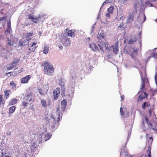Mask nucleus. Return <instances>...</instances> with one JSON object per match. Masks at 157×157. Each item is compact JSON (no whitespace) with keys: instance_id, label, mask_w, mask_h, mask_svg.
Listing matches in <instances>:
<instances>
[{"instance_id":"nucleus-39","label":"nucleus","mask_w":157,"mask_h":157,"mask_svg":"<svg viewBox=\"0 0 157 157\" xmlns=\"http://www.w3.org/2000/svg\"><path fill=\"white\" fill-rule=\"evenodd\" d=\"M38 92H39V93L41 95H43L44 94L45 92L42 89H38Z\"/></svg>"},{"instance_id":"nucleus-12","label":"nucleus","mask_w":157,"mask_h":157,"mask_svg":"<svg viewBox=\"0 0 157 157\" xmlns=\"http://www.w3.org/2000/svg\"><path fill=\"white\" fill-rule=\"evenodd\" d=\"M109 48H111V51L112 50H113V52L114 54H117L119 51L118 42H116L114 45H112L111 47H109Z\"/></svg>"},{"instance_id":"nucleus-24","label":"nucleus","mask_w":157,"mask_h":157,"mask_svg":"<svg viewBox=\"0 0 157 157\" xmlns=\"http://www.w3.org/2000/svg\"><path fill=\"white\" fill-rule=\"evenodd\" d=\"M105 36V34L104 32H101L100 34L97 35V38L98 39L101 40L103 39Z\"/></svg>"},{"instance_id":"nucleus-14","label":"nucleus","mask_w":157,"mask_h":157,"mask_svg":"<svg viewBox=\"0 0 157 157\" xmlns=\"http://www.w3.org/2000/svg\"><path fill=\"white\" fill-rule=\"evenodd\" d=\"M30 78L31 76L29 75H28L21 79V82L22 84L27 83Z\"/></svg>"},{"instance_id":"nucleus-13","label":"nucleus","mask_w":157,"mask_h":157,"mask_svg":"<svg viewBox=\"0 0 157 157\" xmlns=\"http://www.w3.org/2000/svg\"><path fill=\"white\" fill-rule=\"evenodd\" d=\"M130 52H128V53L131 56L132 58L133 59L135 60V56L137 54V50L136 49L134 48H130Z\"/></svg>"},{"instance_id":"nucleus-52","label":"nucleus","mask_w":157,"mask_h":157,"mask_svg":"<svg viewBox=\"0 0 157 157\" xmlns=\"http://www.w3.org/2000/svg\"><path fill=\"white\" fill-rule=\"evenodd\" d=\"M110 14L109 13H106L105 16L106 17L110 18Z\"/></svg>"},{"instance_id":"nucleus-34","label":"nucleus","mask_w":157,"mask_h":157,"mask_svg":"<svg viewBox=\"0 0 157 157\" xmlns=\"http://www.w3.org/2000/svg\"><path fill=\"white\" fill-rule=\"evenodd\" d=\"M113 9V6H111L107 10L108 12L109 13H112Z\"/></svg>"},{"instance_id":"nucleus-56","label":"nucleus","mask_w":157,"mask_h":157,"mask_svg":"<svg viewBox=\"0 0 157 157\" xmlns=\"http://www.w3.org/2000/svg\"><path fill=\"white\" fill-rule=\"evenodd\" d=\"M136 4H135V9H134V13H136Z\"/></svg>"},{"instance_id":"nucleus-44","label":"nucleus","mask_w":157,"mask_h":157,"mask_svg":"<svg viewBox=\"0 0 157 157\" xmlns=\"http://www.w3.org/2000/svg\"><path fill=\"white\" fill-rule=\"evenodd\" d=\"M19 62V60L17 59H14L13 63L15 64L16 65L17 64V63Z\"/></svg>"},{"instance_id":"nucleus-43","label":"nucleus","mask_w":157,"mask_h":157,"mask_svg":"<svg viewBox=\"0 0 157 157\" xmlns=\"http://www.w3.org/2000/svg\"><path fill=\"white\" fill-rule=\"evenodd\" d=\"M109 2L108 1V0H106L105 2H104L102 4V6H101L100 10L101 8L105 4L109 3Z\"/></svg>"},{"instance_id":"nucleus-32","label":"nucleus","mask_w":157,"mask_h":157,"mask_svg":"<svg viewBox=\"0 0 157 157\" xmlns=\"http://www.w3.org/2000/svg\"><path fill=\"white\" fill-rule=\"evenodd\" d=\"M16 65L13 62L10 65V66L7 67V69L9 70H11Z\"/></svg>"},{"instance_id":"nucleus-26","label":"nucleus","mask_w":157,"mask_h":157,"mask_svg":"<svg viewBox=\"0 0 157 157\" xmlns=\"http://www.w3.org/2000/svg\"><path fill=\"white\" fill-rule=\"evenodd\" d=\"M49 47L47 45H45L44 47L43 53L44 54H47L49 51Z\"/></svg>"},{"instance_id":"nucleus-29","label":"nucleus","mask_w":157,"mask_h":157,"mask_svg":"<svg viewBox=\"0 0 157 157\" xmlns=\"http://www.w3.org/2000/svg\"><path fill=\"white\" fill-rule=\"evenodd\" d=\"M32 93L31 92L27 94V101L28 100L29 101H32Z\"/></svg>"},{"instance_id":"nucleus-35","label":"nucleus","mask_w":157,"mask_h":157,"mask_svg":"<svg viewBox=\"0 0 157 157\" xmlns=\"http://www.w3.org/2000/svg\"><path fill=\"white\" fill-rule=\"evenodd\" d=\"M136 38H134V39H130L128 41V44H132L134 42H135L136 41Z\"/></svg>"},{"instance_id":"nucleus-6","label":"nucleus","mask_w":157,"mask_h":157,"mask_svg":"<svg viewBox=\"0 0 157 157\" xmlns=\"http://www.w3.org/2000/svg\"><path fill=\"white\" fill-rule=\"evenodd\" d=\"M152 126L151 123L149 122L147 116H144L142 118L141 127L144 131H146L148 127Z\"/></svg>"},{"instance_id":"nucleus-59","label":"nucleus","mask_w":157,"mask_h":157,"mask_svg":"<svg viewBox=\"0 0 157 157\" xmlns=\"http://www.w3.org/2000/svg\"><path fill=\"white\" fill-rule=\"evenodd\" d=\"M5 155L6 157H10L9 155H8V154H7V153H6L5 154Z\"/></svg>"},{"instance_id":"nucleus-17","label":"nucleus","mask_w":157,"mask_h":157,"mask_svg":"<svg viewBox=\"0 0 157 157\" xmlns=\"http://www.w3.org/2000/svg\"><path fill=\"white\" fill-rule=\"evenodd\" d=\"M30 45H31L30 47H29V49L31 52H34L37 47L36 43L34 42L31 45V44H30ZM28 46L29 47V44H28Z\"/></svg>"},{"instance_id":"nucleus-27","label":"nucleus","mask_w":157,"mask_h":157,"mask_svg":"<svg viewBox=\"0 0 157 157\" xmlns=\"http://www.w3.org/2000/svg\"><path fill=\"white\" fill-rule=\"evenodd\" d=\"M17 102V100L15 98H13L9 102V105H12L16 104Z\"/></svg>"},{"instance_id":"nucleus-31","label":"nucleus","mask_w":157,"mask_h":157,"mask_svg":"<svg viewBox=\"0 0 157 157\" xmlns=\"http://www.w3.org/2000/svg\"><path fill=\"white\" fill-rule=\"evenodd\" d=\"M10 85L12 86L11 87L13 89L16 90V86L13 81H11L10 82Z\"/></svg>"},{"instance_id":"nucleus-47","label":"nucleus","mask_w":157,"mask_h":157,"mask_svg":"<svg viewBox=\"0 0 157 157\" xmlns=\"http://www.w3.org/2000/svg\"><path fill=\"white\" fill-rule=\"evenodd\" d=\"M120 112L121 114L123 116L124 115V112L122 110V106L120 108Z\"/></svg>"},{"instance_id":"nucleus-42","label":"nucleus","mask_w":157,"mask_h":157,"mask_svg":"<svg viewBox=\"0 0 157 157\" xmlns=\"http://www.w3.org/2000/svg\"><path fill=\"white\" fill-rule=\"evenodd\" d=\"M136 67L139 69H140L141 67H142V66H141L139 61H138L137 66Z\"/></svg>"},{"instance_id":"nucleus-55","label":"nucleus","mask_w":157,"mask_h":157,"mask_svg":"<svg viewBox=\"0 0 157 157\" xmlns=\"http://www.w3.org/2000/svg\"><path fill=\"white\" fill-rule=\"evenodd\" d=\"M4 103V101H0V106L1 105L3 104Z\"/></svg>"},{"instance_id":"nucleus-58","label":"nucleus","mask_w":157,"mask_h":157,"mask_svg":"<svg viewBox=\"0 0 157 157\" xmlns=\"http://www.w3.org/2000/svg\"><path fill=\"white\" fill-rule=\"evenodd\" d=\"M121 99L122 101L124 99V96L121 95Z\"/></svg>"},{"instance_id":"nucleus-64","label":"nucleus","mask_w":157,"mask_h":157,"mask_svg":"<svg viewBox=\"0 0 157 157\" xmlns=\"http://www.w3.org/2000/svg\"><path fill=\"white\" fill-rule=\"evenodd\" d=\"M108 1L109 2V3H111L112 2V0H108Z\"/></svg>"},{"instance_id":"nucleus-51","label":"nucleus","mask_w":157,"mask_h":157,"mask_svg":"<svg viewBox=\"0 0 157 157\" xmlns=\"http://www.w3.org/2000/svg\"><path fill=\"white\" fill-rule=\"evenodd\" d=\"M150 53H152V51L151 50H149L147 51L146 53V55L147 56L148 54H150Z\"/></svg>"},{"instance_id":"nucleus-36","label":"nucleus","mask_w":157,"mask_h":157,"mask_svg":"<svg viewBox=\"0 0 157 157\" xmlns=\"http://www.w3.org/2000/svg\"><path fill=\"white\" fill-rule=\"evenodd\" d=\"M148 157H151V147L150 146H148Z\"/></svg>"},{"instance_id":"nucleus-23","label":"nucleus","mask_w":157,"mask_h":157,"mask_svg":"<svg viewBox=\"0 0 157 157\" xmlns=\"http://www.w3.org/2000/svg\"><path fill=\"white\" fill-rule=\"evenodd\" d=\"M134 15L132 14H130L128 17V18L126 22L127 23L132 22L133 20Z\"/></svg>"},{"instance_id":"nucleus-48","label":"nucleus","mask_w":157,"mask_h":157,"mask_svg":"<svg viewBox=\"0 0 157 157\" xmlns=\"http://www.w3.org/2000/svg\"><path fill=\"white\" fill-rule=\"evenodd\" d=\"M145 4L147 5H150V6H149L151 7L152 6V5L149 2H146Z\"/></svg>"},{"instance_id":"nucleus-2","label":"nucleus","mask_w":157,"mask_h":157,"mask_svg":"<svg viewBox=\"0 0 157 157\" xmlns=\"http://www.w3.org/2000/svg\"><path fill=\"white\" fill-rule=\"evenodd\" d=\"M141 79V88L140 90L141 91H143L141 93V94L140 95L139 97L138 100V101H140L142 99L145 98L147 96L146 93L143 92L144 88V85L145 84H148V80L147 79L146 77L145 73H144V76L143 77L142 76V73H140Z\"/></svg>"},{"instance_id":"nucleus-33","label":"nucleus","mask_w":157,"mask_h":157,"mask_svg":"<svg viewBox=\"0 0 157 157\" xmlns=\"http://www.w3.org/2000/svg\"><path fill=\"white\" fill-rule=\"evenodd\" d=\"M34 35V33L33 32H30L29 33H26L25 34V36L26 37H29L32 36Z\"/></svg>"},{"instance_id":"nucleus-61","label":"nucleus","mask_w":157,"mask_h":157,"mask_svg":"<svg viewBox=\"0 0 157 157\" xmlns=\"http://www.w3.org/2000/svg\"><path fill=\"white\" fill-rule=\"evenodd\" d=\"M141 32H140L139 33V35H138L139 36V37H140H140H141Z\"/></svg>"},{"instance_id":"nucleus-9","label":"nucleus","mask_w":157,"mask_h":157,"mask_svg":"<svg viewBox=\"0 0 157 157\" xmlns=\"http://www.w3.org/2000/svg\"><path fill=\"white\" fill-rule=\"evenodd\" d=\"M44 15L43 14H39L37 17L35 16L34 15H32L31 14H29L27 16V17L29 19H31L33 20H42L43 21L44 20V18H43Z\"/></svg>"},{"instance_id":"nucleus-60","label":"nucleus","mask_w":157,"mask_h":157,"mask_svg":"<svg viewBox=\"0 0 157 157\" xmlns=\"http://www.w3.org/2000/svg\"><path fill=\"white\" fill-rule=\"evenodd\" d=\"M0 101H3L2 95H0Z\"/></svg>"},{"instance_id":"nucleus-46","label":"nucleus","mask_w":157,"mask_h":157,"mask_svg":"<svg viewBox=\"0 0 157 157\" xmlns=\"http://www.w3.org/2000/svg\"><path fill=\"white\" fill-rule=\"evenodd\" d=\"M6 19V17H0V21H5Z\"/></svg>"},{"instance_id":"nucleus-49","label":"nucleus","mask_w":157,"mask_h":157,"mask_svg":"<svg viewBox=\"0 0 157 157\" xmlns=\"http://www.w3.org/2000/svg\"><path fill=\"white\" fill-rule=\"evenodd\" d=\"M96 23H95L93 25V26L92 27V29L91 30V33H93L94 31V26L95 25Z\"/></svg>"},{"instance_id":"nucleus-38","label":"nucleus","mask_w":157,"mask_h":157,"mask_svg":"<svg viewBox=\"0 0 157 157\" xmlns=\"http://www.w3.org/2000/svg\"><path fill=\"white\" fill-rule=\"evenodd\" d=\"M4 93L6 98H7L9 94V91L7 90H5L4 91Z\"/></svg>"},{"instance_id":"nucleus-37","label":"nucleus","mask_w":157,"mask_h":157,"mask_svg":"<svg viewBox=\"0 0 157 157\" xmlns=\"http://www.w3.org/2000/svg\"><path fill=\"white\" fill-rule=\"evenodd\" d=\"M155 84L157 88L156 89V91H157V71L155 72Z\"/></svg>"},{"instance_id":"nucleus-8","label":"nucleus","mask_w":157,"mask_h":157,"mask_svg":"<svg viewBox=\"0 0 157 157\" xmlns=\"http://www.w3.org/2000/svg\"><path fill=\"white\" fill-rule=\"evenodd\" d=\"M37 147V145L35 142H33V143L30 146V151H29L28 150H27L26 151L24 152L25 157H27L30 153V151L34 152L36 148Z\"/></svg>"},{"instance_id":"nucleus-4","label":"nucleus","mask_w":157,"mask_h":157,"mask_svg":"<svg viewBox=\"0 0 157 157\" xmlns=\"http://www.w3.org/2000/svg\"><path fill=\"white\" fill-rule=\"evenodd\" d=\"M59 40L60 41H58L57 43V44L58 45L59 48L61 50L63 49V47L62 45L67 46L71 44L70 40L66 36H61Z\"/></svg>"},{"instance_id":"nucleus-1","label":"nucleus","mask_w":157,"mask_h":157,"mask_svg":"<svg viewBox=\"0 0 157 157\" xmlns=\"http://www.w3.org/2000/svg\"><path fill=\"white\" fill-rule=\"evenodd\" d=\"M67 104V100H63L61 101V107L58 106L56 112L52 113L45 112V118L46 119V124L51 127L52 131L58 128L59 125L58 122L62 118V112L64 111Z\"/></svg>"},{"instance_id":"nucleus-53","label":"nucleus","mask_w":157,"mask_h":157,"mask_svg":"<svg viewBox=\"0 0 157 157\" xmlns=\"http://www.w3.org/2000/svg\"><path fill=\"white\" fill-rule=\"evenodd\" d=\"M24 42H22V41H19V42L18 44L20 45V46H22L23 45V44Z\"/></svg>"},{"instance_id":"nucleus-45","label":"nucleus","mask_w":157,"mask_h":157,"mask_svg":"<svg viewBox=\"0 0 157 157\" xmlns=\"http://www.w3.org/2000/svg\"><path fill=\"white\" fill-rule=\"evenodd\" d=\"M153 141V138L152 137H150L149 138V139L148 140V142L150 143L151 144L152 143V142Z\"/></svg>"},{"instance_id":"nucleus-21","label":"nucleus","mask_w":157,"mask_h":157,"mask_svg":"<svg viewBox=\"0 0 157 157\" xmlns=\"http://www.w3.org/2000/svg\"><path fill=\"white\" fill-rule=\"evenodd\" d=\"M16 108L15 106H13L9 108V115L10 116L14 112Z\"/></svg>"},{"instance_id":"nucleus-20","label":"nucleus","mask_w":157,"mask_h":157,"mask_svg":"<svg viewBox=\"0 0 157 157\" xmlns=\"http://www.w3.org/2000/svg\"><path fill=\"white\" fill-rule=\"evenodd\" d=\"M90 47L92 50L94 52H97L98 51V49L97 45L94 44H90Z\"/></svg>"},{"instance_id":"nucleus-16","label":"nucleus","mask_w":157,"mask_h":157,"mask_svg":"<svg viewBox=\"0 0 157 157\" xmlns=\"http://www.w3.org/2000/svg\"><path fill=\"white\" fill-rule=\"evenodd\" d=\"M59 85L61 86V90L63 92H64L65 90L64 87V80L63 78L60 79L58 82Z\"/></svg>"},{"instance_id":"nucleus-25","label":"nucleus","mask_w":157,"mask_h":157,"mask_svg":"<svg viewBox=\"0 0 157 157\" xmlns=\"http://www.w3.org/2000/svg\"><path fill=\"white\" fill-rule=\"evenodd\" d=\"M150 106V104L148 102H144L142 105V108L145 109L147 107L149 108Z\"/></svg>"},{"instance_id":"nucleus-50","label":"nucleus","mask_w":157,"mask_h":157,"mask_svg":"<svg viewBox=\"0 0 157 157\" xmlns=\"http://www.w3.org/2000/svg\"><path fill=\"white\" fill-rule=\"evenodd\" d=\"M27 103L23 101L22 103V105L24 106V107L27 106Z\"/></svg>"},{"instance_id":"nucleus-54","label":"nucleus","mask_w":157,"mask_h":157,"mask_svg":"<svg viewBox=\"0 0 157 157\" xmlns=\"http://www.w3.org/2000/svg\"><path fill=\"white\" fill-rule=\"evenodd\" d=\"M125 67L126 68H128L130 67V66L126 63L125 64Z\"/></svg>"},{"instance_id":"nucleus-7","label":"nucleus","mask_w":157,"mask_h":157,"mask_svg":"<svg viewBox=\"0 0 157 157\" xmlns=\"http://www.w3.org/2000/svg\"><path fill=\"white\" fill-rule=\"evenodd\" d=\"M98 46L100 49L103 53L105 51L107 52H108L111 51V48L108 47V43L106 42H102L101 43L98 44Z\"/></svg>"},{"instance_id":"nucleus-30","label":"nucleus","mask_w":157,"mask_h":157,"mask_svg":"<svg viewBox=\"0 0 157 157\" xmlns=\"http://www.w3.org/2000/svg\"><path fill=\"white\" fill-rule=\"evenodd\" d=\"M41 103L43 107H46L47 106V104L45 100L42 99L41 101Z\"/></svg>"},{"instance_id":"nucleus-3","label":"nucleus","mask_w":157,"mask_h":157,"mask_svg":"<svg viewBox=\"0 0 157 157\" xmlns=\"http://www.w3.org/2000/svg\"><path fill=\"white\" fill-rule=\"evenodd\" d=\"M46 131L47 128H46L41 130L42 132L39 137L40 140L39 141V144L41 142L42 140H44L45 141H47L51 138L52 136V134L50 133H47Z\"/></svg>"},{"instance_id":"nucleus-10","label":"nucleus","mask_w":157,"mask_h":157,"mask_svg":"<svg viewBox=\"0 0 157 157\" xmlns=\"http://www.w3.org/2000/svg\"><path fill=\"white\" fill-rule=\"evenodd\" d=\"M146 17L144 13H140L139 16L137 17V21L140 24L143 23L146 20Z\"/></svg>"},{"instance_id":"nucleus-18","label":"nucleus","mask_w":157,"mask_h":157,"mask_svg":"<svg viewBox=\"0 0 157 157\" xmlns=\"http://www.w3.org/2000/svg\"><path fill=\"white\" fill-rule=\"evenodd\" d=\"M60 93L59 89L57 88L53 92V95L54 98L56 100L57 99L58 97L59 96Z\"/></svg>"},{"instance_id":"nucleus-5","label":"nucleus","mask_w":157,"mask_h":157,"mask_svg":"<svg viewBox=\"0 0 157 157\" xmlns=\"http://www.w3.org/2000/svg\"><path fill=\"white\" fill-rule=\"evenodd\" d=\"M54 69L52 65L46 62L44 63V72L48 75H52L54 72Z\"/></svg>"},{"instance_id":"nucleus-28","label":"nucleus","mask_w":157,"mask_h":157,"mask_svg":"<svg viewBox=\"0 0 157 157\" xmlns=\"http://www.w3.org/2000/svg\"><path fill=\"white\" fill-rule=\"evenodd\" d=\"M7 44L10 46H12L13 44V41L10 39L9 38H7Z\"/></svg>"},{"instance_id":"nucleus-22","label":"nucleus","mask_w":157,"mask_h":157,"mask_svg":"<svg viewBox=\"0 0 157 157\" xmlns=\"http://www.w3.org/2000/svg\"><path fill=\"white\" fill-rule=\"evenodd\" d=\"M66 32H67V35L70 36L74 37L75 36L74 32L73 31H72V30H68L67 29Z\"/></svg>"},{"instance_id":"nucleus-19","label":"nucleus","mask_w":157,"mask_h":157,"mask_svg":"<svg viewBox=\"0 0 157 157\" xmlns=\"http://www.w3.org/2000/svg\"><path fill=\"white\" fill-rule=\"evenodd\" d=\"M75 78H76L75 76H72V81L71 82V83H70V84L71 86V87H72L71 91V94H72V96L74 94V88H73V87L74 86V84H75V81H74V79Z\"/></svg>"},{"instance_id":"nucleus-15","label":"nucleus","mask_w":157,"mask_h":157,"mask_svg":"<svg viewBox=\"0 0 157 157\" xmlns=\"http://www.w3.org/2000/svg\"><path fill=\"white\" fill-rule=\"evenodd\" d=\"M7 27L5 32L6 35L7 36L12 31L11 22L10 21H8Z\"/></svg>"},{"instance_id":"nucleus-40","label":"nucleus","mask_w":157,"mask_h":157,"mask_svg":"<svg viewBox=\"0 0 157 157\" xmlns=\"http://www.w3.org/2000/svg\"><path fill=\"white\" fill-rule=\"evenodd\" d=\"M153 109L152 108V107H150V108H149V109H148V113H149V114L150 116L151 115L152 112V111H153Z\"/></svg>"},{"instance_id":"nucleus-11","label":"nucleus","mask_w":157,"mask_h":157,"mask_svg":"<svg viewBox=\"0 0 157 157\" xmlns=\"http://www.w3.org/2000/svg\"><path fill=\"white\" fill-rule=\"evenodd\" d=\"M121 157H132L133 156L128 154L127 149L125 147H123L121 149Z\"/></svg>"},{"instance_id":"nucleus-63","label":"nucleus","mask_w":157,"mask_h":157,"mask_svg":"<svg viewBox=\"0 0 157 157\" xmlns=\"http://www.w3.org/2000/svg\"><path fill=\"white\" fill-rule=\"evenodd\" d=\"M33 21V22H34L35 23H37V21H35V20H34V21Z\"/></svg>"},{"instance_id":"nucleus-62","label":"nucleus","mask_w":157,"mask_h":157,"mask_svg":"<svg viewBox=\"0 0 157 157\" xmlns=\"http://www.w3.org/2000/svg\"><path fill=\"white\" fill-rule=\"evenodd\" d=\"M122 18H124V17L123 16H121V17H120V19H119V20H122Z\"/></svg>"},{"instance_id":"nucleus-41","label":"nucleus","mask_w":157,"mask_h":157,"mask_svg":"<svg viewBox=\"0 0 157 157\" xmlns=\"http://www.w3.org/2000/svg\"><path fill=\"white\" fill-rule=\"evenodd\" d=\"M151 57H153L155 58H157V54L156 53H153L151 54V56H149L148 58H151Z\"/></svg>"},{"instance_id":"nucleus-57","label":"nucleus","mask_w":157,"mask_h":157,"mask_svg":"<svg viewBox=\"0 0 157 157\" xmlns=\"http://www.w3.org/2000/svg\"><path fill=\"white\" fill-rule=\"evenodd\" d=\"M44 86H45V88H46V91L47 92L48 89V86L47 85L46 86L45 85Z\"/></svg>"}]
</instances>
